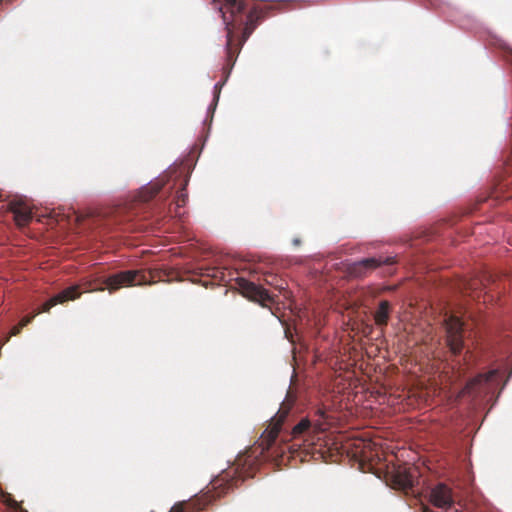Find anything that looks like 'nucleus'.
<instances>
[{"instance_id": "obj_16", "label": "nucleus", "mask_w": 512, "mask_h": 512, "mask_svg": "<svg viewBox=\"0 0 512 512\" xmlns=\"http://www.w3.org/2000/svg\"><path fill=\"white\" fill-rule=\"evenodd\" d=\"M34 318V315H31V316H28V317H25L22 319L21 323L19 326H15L13 329H12V332L11 334L12 335H16L19 333L20 329L22 327H24L25 325H27L28 323H30V321Z\"/></svg>"}, {"instance_id": "obj_20", "label": "nucleus", "mask_w": 512, "mask_h": 512, "mask_svg": "<svg viewBox=\"0 0 512 512\" xmlns=\"http://www.w3.org/2000/svg\"><path fill=\"white\" fill-rule=\"evenodd\" d=\"M293 242H294V244H296V245H297V244L299 243V240H298V239H294V241H293Z\"/></svg>"}, {"instance_id": "obj_6", "label": "nucleus", "mask_w": 512, "mask_h": 512, "mask_svg": "<svg viewBox=\"0 0 512 512\" xmlns=\"http://www.w3.org/2000/svg\"><path fill=\"white\" fill-rule=\"evenodd\" d=\"M239 284L242 294L248 299L260 303L271 300L268 291L255 283L242 279Z\"/></svg>"}, {"instance_id": "obj_18", "label": "nucleus", "mask_w": 512, "mask_h": 512, "mask_svg": "<svg viewBox=\"0 0 512 512\" xmlns=\"http://www.w3.org/2000/svg\"><path fill=\"white\" fill-rule=\"evenodd\" d=\"M171 512H185L184 504L180 503V504L174 505L171 508Z\"/></svg>"}, {"instance_id": "obj_1", "label": "nucleus", "mask_w": 512, "mask_h": 512, "mask_svg": "<svg viewBox=\"0 0 512 512\" xmlns=\"http://www.w3.org/2000/svg\"><path fill=\"white\" fill-rule=\"evenodd\" d=\"M225 6H218L216 7L221 14L223 18V23L225 25L226 29V42H225V51L227 56V61L230 62V68L225 76V80L223 82H218L214 84V95H213V101L209 105L207 112L213 114L217 103L219 101L220 97V90L222 86L224 85L225 81L227 80L230 71L235 63V59L233 58L232 53V44H233V37H234V29L237 27V25H240L243 23V20L237 19V14L241 13L244 10V4L242 0H224Z\"/></svg>"}, {"instance_id": "obj_12", "label": "nucleus", "mask_w": 512, "mask_h": 512, "mask_svg": "<svg viewBox=\"0 0 512 512\" xmlns=\"http://www.w3.org/2000/svg\"><path fill=\"white\" fill-rule=\"evenodd\" d=\"M389 315V303L387 301H381L378 309L375 312V321L378 325H384L387 322Z\"/></svg>"}, {"instance_id": "obj_7", "label": "nucleus", "mask_w": 512, "mask_h": 512, "mask_svg": "<svg viewBox=\"0 0 512 512\" xmlns=\"http://www.w3.org/2000/svg\"><path fill=\"white\" fill-rule=\"evenodd\" d=\"M394 263L393 257H371L365 258L358 262L353 263L351 272L357 276L363 273V270L373 269L381 264H392Z\"/></svg>"}, {"instance_id": "obj_8", "label": "nucleus", "mask_w": 512, "mask_h": 512, "mask_svg": "<svg viewBox=\"0 0 512 512\" xmlns=\"http://www.w3.org/2000/svg\"><path fill=\"white\" fill-rule=\"evenodd\" d=\"M80 296V293L78 292V286L74 285L71 286L62 292L58 293L57 295L50 298L46 303H44L42 311L47 312L49 311L53 306H55L58 303H63L67 300H74Z\"/></svg>"}, {"instance_id": "obj_9", "label": "nucleus", "mask_w": 512, "mask_h": 512, "mask_svg": "<svg viewBox=\"0 0 512 512\" xmlns=\"http://www.w3.org/2000/svg\"><path fill=\"white\" fill-rule=\"evenodd\" d=\"M9 209L13 214L16 224L20 227L26 225L32 219L29 207L20 202H11Z\"/></svg>"}, {"instance_id": "obj_3", "label": "nucleus", "mask_w": 512, "mask_h": 512, "mask_svg": "<svg viewBox=\"0 0 512 512\" xmlns=\"http://www.w3.org/2000/svg\"><path fill=\"white\" fill-rule=\"evenodd\" d=\"M446 342L452 353L457 354L463 348L464 323L454 314H446L444 318Z\"/></svg>"}, {"instance_id": "obj_17", "label": "nucleus", "mask_w": 512, "mask_h": 512, "mask_svg": "<svg viewBox=\"0 0 512 512\" xmlns=\"http://www.w3.org/2000/svg\"><path fill=\"white\" fill-rule=\"evenodd\" d=\"M279 431H280V423H276L274 425V427L272 428V430L269 432V438L271 441H274L277 438Z\"/></svg>"}, {"instance_id": "obj_11", "label": "nucleus", "mask_w": 512, "mask_h": 512, "mask_svg": "<svg viewBox=\"0 0 512 512\" xmlns=\"http://www.w3.org/2000/svg\"><path fill=\"white\" fill-rule=\"evenodd\" d=\"M396 484L403 490L411 489L414 485V476L410 471L398 473L396 476Z\"/></svg>"}, {"instance_id": "obj_19", "label": "nucleus", "mask_w": 512, "mask_h": 512, "mask_svg": "<svg viewBox=\"0 0 512 512\" xmlns=\"http://www.w3.org/2000/svg\"><path fill=\"white\" fill-rule=\"evenodd\" d=\"M277 414H280V415H279V417H280V421H282V420H283V418L286 416L287 411H283V412H282V410L280 409V410H278V413H277Z\"/></svg>"}, {"instance_id": "obj_4", "label": "nucleus", "mask_w": 512, "mask_h": 512, "mask_svg": "<svg viewBox=\"0 0 512 512\" xmlns=\"http://www.w3.org/2000/svg\"><path fill=\"white\" fill-rule=\"evenodd\" d=\"M138 273L136 271H124L118 274L110 276L106 280V288L113 292L123 286H132V285H141L143 284V279H137Z\"/></svg>"}, {"instance_id": "obj_21", "label": "nucleus", "mask_w": 512, "mask_h": 512, "mask_svg": "<svg viewBox=\"0 0 512 512\" xmlns=\"http://www.w3.org/2000/svg\"><path fill=\"white\" fill-rule=\"evenodd\" d=\"M215 2H216V0H213V3H215Z\"/></svg>"}, {"instance_id": "obj_2", "label": "nucleus", "mask_w": 512, "mask_h": 512, "mask_svg": "<svg viewBox=\"0 0 512 512\" xmlns=\"http://www.w3.org/2000/svg\"><path fill=\"white\" fill-rule=\"evenodd\" d=\"M498 378V370L494 369L486 374H479L477 377L468 381L461 391L457 392V397L469 395L472 397H481L494 389Z\"/></svg>"}, {"instance_id": "obj_15", "label": "nucleus", "mask_w": 512, "mask_h": 512, "mask_svg": "<svg viewBox=\"0 0 512 512\" xmlns=\"http://www.w3.org/2000/svg\"><path fill=\"white\" fill-rule=\"evenodd\" d=\"M187 192H186V189L185 187H183L177 194V199H176V205L177 207H182L185 205L186 203V200H187Z\"/></svg>"}, {"instance_id": "obj_10", "label": "nucleus", "mask_w": 512, "mask_h": 512, "mask_svg": "<svg viewBox=\"0 0 512 512\" xmlns=\"http://www.w3.org/2000/svg\"><path fill=\"white\" fill-rule=\"evenodd\" d=\"M163 185V180L159 179L155 182L147 183L140 191L139 198L141 201H148L155 193H157Z\"/></svg>"}, {"instance_id": "obj_14", "label": "nucleus", "mask_w": 512, "mask_h": 512, "mask_svg": "<svg viewBox=\"0 0 512 512\" xmlns=\"http://www.w3.org/2000/svg\"><path fill=\"white\" fill-rule=\"evenodd\" d=\"M310 427V421L308 419H302L294 428L293 434L294 436L302 434Z\"/></svg>"}, {"instance_id": "obj_5", "label": "nucleus", "mask_w": 512, "mask_h": 512, "mask_svg": "<svg viewBox=\"0 0 512 512\" xmlns=\"http://www.w3.org/2000/svg\"><path fill=\"white\" fill-rule=\"evenodd\" d=\"M430 502L443 511L452 508L453 498L450 489L444 484H438L433 487L429 494Z\"/></svg>"}, {"instance_id": "obj_13", "label": "nucleus", "mask_w": 512, "mask_h": 512, "mask_svg": "<svg viewBox=\"0 0 512 512\" xmlns=\"http://www.w3.org/2000/svg\"><path fill=\"white\" fill-rule=\"evenodd\" d=\"M255 28V24L253 23L252 16L247 18L246 27L243 30L242 37L239 41V49L244 45L249 36L251 35L253 29Z\"/></svg>"}]
</instances>
